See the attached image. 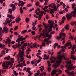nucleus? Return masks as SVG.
Masks as SVG:
<instances>
[{
	"label": "nucleus",
	"mask_w": 76,
	"mask_h": 76,
	"mask_svg": "<svg viewBox=\"0 0 76 76\" xmlns=\"http://www.w3.org/2000/svg\"><path fill=\"white\" fill-rule=\"evenodd\" d=\"M48 23L50 24H49L48 26L47 25V24L46 23H43V25L45 27V30H43V34L44 35H45V37H47L49 36V38H51L52 36L51 35H49L48 34L49 32L47 30V29H49V31L50 32L52 31V28L53 26V23L54 21L53 20H49L48 21Z\"/></svg>",
	"instance_id": "nucleus-1"
},
{
	"label": "nucleus",
	"mask_w": 76,
	"mask_h": 76,
	"mask_svg": "<svg viewBox=\"0 0 76 76\" xmlns=\"http://www.w3.org/2000/svg\"><path fill=\"white\" fill-rule=\"evenodd\" d=\"M63 58H64L65 60H69V58L65 57V56H64L63 54H62L61 56L58 55L57 58L58 60H56V63L54 64L53 65V67L56 69V68H57V67H58L59 65H60V64L61 63V61H62V60H63Z\"/></svg>",
	"instance_id": "nucleus-2"
},
{
	"label": "nucleus",
	"mask_w": 76,
	"mask_h": 76,
	"mask_svg": "<svg viewBox=\"0 0 76 76\" xmlns=\"http://www.w3.org/2000/svg\"><path fill=\"white\" fill-rule=\"evenodd\" d=\"M27 37H28V36H26L25 37H23V36H21L20 37L18 38L17 40H16V42H18V43H16L15 44V47L19 48L22 45L21 44H20V41L25 40V39H26Z\"/></svg>",
	"instance_id": "nucleus-3"
},
{
	"label": "nucleus",
	"mask_w": 76,
	"mask_h": 76,
	"mask_svg": "<svg viewBox=\"0 0 76 76\" xmlns=\"http://www.w3.org/2000/svg\"><path fill=\"white\" fill-rule=\"evenodd\" d=\"M73 64H72V61L71 60H70L68 61V63L66 66V67L67 68L68 70H73V69L76 68V66H73Z\"/></svg>",
	"instance_id": "nucleus-4"
},
{
	"label": "nucleus",
	"mask_w": 76,
	"mask_h": 76,
	"mask_svg": "<svg viewBox=\"0 0 76 76\" xmlns=\"http://www.w3.org/2000/svg\"><path fill=\"white\" fill-rule=\"evenodd\" d=\"M73 10H74V11H72L70 14L66 15V17L67 18L68 20L71 19V18H72V15L73 17H76V8L74 9Z\"/></svg>",
	"instance_id": "nucleus-5"
},
{
	"label": "nucleus",
	"mask_w": 76,
	"mask_h": 76,
	"mask_svg": "<svg viewBox=\"0 0 76 76\" xmlns=\"http://www.w3.org/2000/svg\"><path fill=\"white\" fill-rule=\"evenodd\" d=\"M4 29L2 31V28L0 27V41H2L3 38H1V32H4L5 33H7L9 32L8 28H7V27L4 26Z\"/></svg>",
	"instance_id": "nucleus-6"
},
{
	"label": "nucleus",
	"mask_w": 76,
	"mask_h": 76,
	"mask_svg": "<svg viewBox=\"0 0 76 76\" xmlns=\"http://www.w3.org/2000/svg\"><path fill=\"white\" fill-rule=\"evenodd\" d=\"M76 48V45L74 44L73 45V47L72 48V51L71 53V58L73 60H76V57H75L73 54H75V51H74V49Z\"/></svg>",
	"instance_id": "nucleus-7"
},
{
	"label": "nucleus",
	"mask_w": 76,
	"mask_h": 76,
	"mask_svg": "<svg viewBox=\"0 0 76 76\" xmlns=\"http://www.w3.org/2000/svg\"><path fill=\"white\" fill-rule=\"evenodd\" d=\"M71 42H69L66 43V45L64 46H62L61 47V48L62 49L61 50L62 52H64L65 50L66 49V47L67 46H69V45H70V47H69L68 48L69 49H70L72 47V45L71 44Z\"/></svg>",
	"instance_id": "nucleus-8"
},
{
	"label": "nucleus",
	"mask_w": 76,
	"mask_h": 76,
	"mask_svg": "<svg viewBox=\"0 0 76 76\" xmlns=\"http://www.w3.org/2000/svg\"><path fill=\"white\" fill-rule=\"evenodd\" d=\"M7 23L8 24L9 26H11V27L13 26L12 23V20L10 19L9 20V18H7L6 19V22L3 23V24L4 25H7Z\"/></svg>",
	"instance_id": "nucleus-9"
},
{
	"label": "nucleus",
	"mask_w": 76,
	"mask_h": 76,
	"mask_svg": "<svg viewBox=\"0 0 76 76\" xmlns=\"http://www.w3.org/2000/svg\"><path fill=\"white\" fill-rule=\"evenodd\" d=\"M11 62L10 61H9V62H7L6 61L3 63L2 64V67H4L3 68L4 69H8L9 68V66L10 65V64Z\"/></svg>",
	"instance_id": "nucleus-10"
},
{
	"label": "nucleus",
	"mask_w": 76,
	"mask_h": 76,
	"mask_svg": "<svg viewBox=\"0 0 76 76\" xmlns=\"http://www.w3.org/2000/svg\"><path fill=\"white\" fill-rule=\"evenodd\" d=\"M24 51H22L21 52H19L18 54V57L20 56V58H21L20 60V61L21 62L23 61L24 60V58H22L23 57H24V56H25V55H24Z\"/></svg>",
	"instance_id": "nucleus-11"
},
{
	"label": "nucleus",
	"mask_w": 76,
	"mask_h": 76,
	"mask_svg": "<svg viewBox=\"0 0 76 76\" xmlns=\"http://www.w3.org/2000/svg\"><path fill=\"white\" fill-rule=\"evenodd\" d=\"M28 45V43H24L23 45L21 47L19 48V52H22V50L21 49H22V51H23L24 50H25V48L26 47L27 45Z\"/></svg>",
	"instance_id": "nucleus-12"
},
{
	"label": "nucleus",
	"mask_w": 76,
	"mask_h": 76,
	"mask_svg": "<svg viewBox=\"0 0 76 76\" xmlns=\"http://www.w3.org/2000/svg\"><path fill=\"white\" fill-rule=\"evenodd\" d=\"M57 72H59V73L61 74V73L62 71L61 70L59 69H54L52 72L51 74V75L54 76V74Z\"/></svg>",
	"instance_id": "nucleus-13"
},
{
	"label": "nucleus",
	"mask_w": 76,
	"mask_h": 76,
	"mask_svg": "<svg viewBox=\"0 0 76 76\" xmlns=\"http://www.w3.org/2000/svg\"><path fill=\"white\" fill-rule=\"evenodd\" d=\"M14 4H10L11 7H12V10L13 12L15 11V9H16V6L18 5V3L16 2L14 3Z\"/></svg>",
	"instance_id": "nucleus-14"
},
{
	"label": "nucleus",
	"mask_w": 76,
	"mask_h": 76,
	"mask_svg": "<svg viewBox=\"0 0 76 76\" xmlns=\"http://www.w3.org/2000/svg\"><path fill=\"white\" fill-rule=\"evenodd\" d=\"M31 63L32 64H34V65H35V66H37V64H38L37 61H36V59H34L31 62Z\"/></svg>",
	"instance_id": "nucleus-15"
},
{
	"label": "nucleus",
	"mask_w": 76,
	"mask_h": 76,
	"mask_svg": "<svg viewBox=\"0 0 76 76\" xmlns=\"http://www.w3.org/2000/svg\"><path fill=\"white\" fill-rule=\"evenodd\" d=\"M49 6V7H50L52 8H54L53 9H55V8H56V9H57V8H56L57 6H56V4H55V3H53L52 4H50Z\"/></svg>",
	"instance_id": "nucleus-16"
},
{
	"label": "nucleus",
	"mask_w": 76,
	"mask_h": 76,
	"mask_svg": "<svg viewBox=\"0 0 76 76\" xmlns=\"http://www.w3.org/2000/svg\"><path fill=\"white\" fill-rule=\"evenodd\" d=\"M57 10V8H53V9H51L50 10V13L51 14H52L53 13H54V11H56Z\"/></svg>",
	"instance_id": "nucleus-17"
},
{
	"label": "nucleus",
	"mask_w": 76,
	"mask_h": 76,
	"mask_svg": "<svg viewBox=\"0 0 76 76\" xmlns=\"http://www.w3.org/2000/svg\"><path fill=\"white\" fill-rule=\"evenodd\" d=\"M21 19L20 18V15H19L18 16V18H17L15 19V22L16 23H19V21H20Z\"/></svg>",
	"instance_id": "nucleus-18"
},
{
	"label": "nucleus",
	"mask_w": 76,
	"mask_h": 76,
	"mask_svg": "<svg viewBox=\"0 0 76 76\" xmlns=\"http://www.w3.org/2000/svg\"><path fill=\"white\" fill-rule=\"evenodd\" d=\"M7 17L8 18H9L10 19H15V18L13 16H12V15H8L7 16Z\"/></svg>",
	"instance_id": "nucleus-19"
},
{
	"label": "nucleus",
	"mask_w": 76,
	"mask_h": 76,
	"mask_svg": "<svg viewBox=\"0 0 76 76\" xmlns=\"http://www.w3.org/2000/svg\"><path fill=\"white\" fill-rule=\"evenodd\" d=\"M68 75H70L72 76H74V71H72V72H68L67 73Z\"/></svg>",
	"instance_id": "nucleus-20"
},
{
	"label": "nucleus",
	"mask_w": 76,
	"mask_h": 76,
	"mask_svg": "<svg viewBox=\"0 0 76 76\" xmlns=\"http://www.w3.org/2000/svg\"><path fill=\"white\" fill-rule=\"evenodd\" d=\"M61 34H60V36H57L56 37V39H58V40L60 39L61 38L63 37V36L61 35Z\"/></svg>",
	"instance_id": "nucleus-21"
},
{
	"label": "nucleus",
	"mask_w": 76,
	"mask_h": 76,
	"mask_svg": "<svg viewBox=\"0 0 76 76\" xmlns=\"http://www.w3.org/2000/svg\"><path fill=\"white\" fill-rule=\"evenodd\" d=\"M5 47V45L4 44L0 43V48H3Z\"/></svg>",
	"instance_id": "nucleus-22"
},
{
	"label": "nucleus",
	"mask_w": 76,
	"mask_h": 76,
	"mask_svg": "<svg viewBox=\"0 0 76 76\" xmlns=\"http://www.w3.org/2000/svg\"><path fill=\"white\" fill-rule=\"evenodd\" d=\"M64 28L66 29V30H69V24L66 25L64 27Z\"/></svg>",
	"instance_id": "nucleus-23"
},
{
	"label": "nucleus",
	"mask_w": 76,
	"mask_h": 76,
	"mask_svg": "<svg viewBox=\"0 0 76 76\" xmlns=\"http://www.w3.org/2000/svg\"><path fill=\"white\" fill-rule=\"evenodd\" d=\"M42 68L40 69V70L41 72H43V70H44V66H41Z\"/></svg>",
	"instance_id": "nucleus-24"
},
{
	"label": "nucleus",
	"mask_w": 76,
	"mask_h": 76,
	"mask_svg": "<svg viewBox=\"0 0 76 76\" xmlns=\"http://www.w3.org/2000/svg\"><path fill=\"white\" fill-rule=\"evenodd\" d=\"M53 59L54 60H51V63H53L56 61V58H54Z\"/></svg>",
	"instance_id": "nucleus-25"
},
{
	"label": "nucleus",
	"mask_w": 76,
	"mask_h": 76,
	"mask_svg": "<svg viewBox=\"0 0 76 76\" xmlns=\"http://www.w3.org/2000/svg\"><path fill=\"white\" fill-rule=\"evenodd\" d=\"M38 10L39 12V13H40L41 12V11H40V9L38 7L37 8V9L36 10L35 12H34V13H36L37 12H38Z\"/></svg>",
	"instance_id": "nucleus-26"
},
{
	"label": "nucleus",
	"mask_w": 76,
	"mask_h": 76,
	"mask_svg": "<svg viewBox=\"0 0 76 76\" xmlns=\"http://www.w3.org/2000/svg\"><path fill=\"white\" fill-rule=\"evenodd\" d=\"M10 56H8V57H6L4 58V59L6 60H10Z\"/></svg>",
	"instance_id": "nucleus-27"
},
{
	"label": "nucleus",
	"mask_w": 76,
	"mask_h": 76,
	"mask_svg": "<svg viewBox=\"0 0 76 76\" xmlns=\"http://www.w3.org/2000/svg\"><path fill=\"white\" fill-rule=\"evenodd\" d=\"M49 36H48V37H48V39H47V38H45L44 39V41H45V42H47V41H49V38H51V37H50V38H49Z\"/></svg>",
	"instance_id": "nucleus-28"
},
{
	"label": "nucleus",
	"mask_w": 76,
	"mask_h": 76,
	"mask_svg": "<svg viewBox=\"0 0 76 76\" xmlns=\"http://www.w3.org/2000/svg\"><path fill=\"white\" fill-rule=\"evenodd\" d=\"M26 32H27V30H25L24 31H22L21 33L22 34H24L26 33Z\"/></svg>",
	"instance_id": "nucleus-29"
},
{
	"label": "nucleus",
	"mask_w": 76,
	"mask_h": 76,
	"mask_svg": "<svg viewBox=\"0 0 76 76\" xmlns=\"http://www.w3.org/2000/svg\"><path fill=\"white\" fill-rule=\"evenodd\" d=\"M33 47L34 48H37V49L38 48L37 47V42H35L34 44H33Z\"/></svg>",
	"instance_id": "nucleus-30"
},
{
	"label": "nucleus",
	"mask_w": 76,
	"mask_h": 76,
	"mask_svg": "<svg viewBox=\"0 0 76 76\" xmlns=\"http://www.w3.org/2000/svg\"><path fill=\"white\" fill-rule=\"evenodd\" d=\"M30 70H31V68H27L26 70V72H28V73L29 72H31V71H30Z\"/></svg>",
	"instance_id": "nucleus-31"
},
{
	"label": "nucleus",
	"mask_w": 76,
	"mask_h": 76,
	"mask_svg": "<svg viewBox=\"0 0 76 76\" xmlns=\"http://www.w3.org/2000/svg\"><path fill=\"white\" fill-rule=\"evenodd\" d=\"M13 72H14V75L15 76H17V75H18V73H16V71L13 70Z\"/></svg>",
	"instance_id": "nucleus-32"
},
{
	"label": "nucleus",
	"mask_w": 76,
	"mask_h": 76,
	"mask_svg": "<svg viewBox=\"0 0 76 76\" xmlns=\"http://www.w3.org/2000/svg\"><path fill=\"white\" fill-rule=\"evenodd\" d=\"M23 8H22V7H21L20 8V13H23Z\"/></svg>",
	"instance_id": "nucleus-33"
},
{
	"label": "nucleus",
	"mask_w": 76,
	"mask_h": 76,
	"mask_svg": "<svg viewBox=\"0 0 76 76\" xmlns=\"http://www.w3.org/2000/svg\"><path fill=\"white\" fill-rule=\"evenodd\" d=\"M31 55H29V56H28V55H26V57L27 58H29V59H31Z\"/></svg>",
	"instance_id": "nucleus-34"
},
{
	"label": "nucleus",
	"mask_w": 76,
	"mask_h": 76,
	"mask_svg": "<svg viewBox=\"0 0 76 76\" xmlns=\"http://www.w3.org/2000/svg\"><path fill=\"white\" fill-rule=\"evenodd\" d=\"M57 26H58V25H57V24H55L54 27V23H53V28H55V30L56 29V27H57Z\"/></svg>",
	"instance_id": "nucleus-35"
},
{
	"label": "nucleus",
	"mask_w": 76,
	"mask_h": 76,
	"mask_svg": "<svg viewBox=\"0 0 76 76\" xmlns=\"http://www.w3.org/2000/svg\"><path fill=\"white\" fill-rule=\"evenodd\" d=\"M28 73H29V74H28V76H31L33 74V73L31 72V71H30V72H29Z\"/></svg>",
	"instance_id": "nucleus-36"
},
{
	"label": "nucleus",
	"mask_w": 76,
	"mask_h": 76,
	"mask_svg": "<svg viewBox=\"0 0 76 76\" xmlns=\"http://www.w3.org/2000/svg\"><path fill=\"white\" fill-rule=\"evenodd\" d=\"M46 42H45V41H43L42 43V45H42V46L45 47V43Z\"/></svg>",
	"instance_id": "nucleus-37"
},
{
	"label": "nucleus",
	"mask_w": 76,
	"mask_h": 76,
	"mask_svg": "<svg viewBox=\"0 0 76 76\" xmlns=\"http://www.w3.org/2000/svg\"><path fill=\"white\" fill-rule=\"evenodd\" d=\"M40 14L39 15H40L41 16L43 15V14H44V11H42L40 12Z\"/></svg>",
	"instance_id": "nucleus-38"
},
{
	"label": "nucleus",
	"mask_w": 76,
	"mask_h": 76,
	"mask_svg": "<svg viewBox=\"0 0 76 76\" xmlns=\"http://www.w3.org/2000/svg\"><path fill=\"white\" fill-rule=\"evenodd\" d=\"M1 54H2V55H4L5 54H6L5 51L4 50H3L1 52Z\"/></svg>",
	"instance_id": "nucleus-39"
},
{
	"label": "nucleus",
	"mask_w": 76,
	"mask_h": 76,
	"mask_svg": "<svg viewBox=\"0 0 76 76\" xmlns=\"http://www.w3.org/2000/svg\"><path fill=\"white\" fill-rule=\"evenodd\" d=\"M20 66L21 67H23V64L21 63L18 64V66Z\"/></svg>",
	"instance_id": "nucleus-40"
},
{
	"label": "nucleus",
	"mask_w": 76,
	"mask_h": 76,
	"mask_svg": "<svg viewBox=\"0 0 76 76\" xmlns=\"http://www.w3.org/2000/svg\"><path fill=\"white\" fill-rule=\"evenodd\" d=\"M57 45H58V44L57 43H55L53 46V47L54 48V49H56V47H57Z\"/></svg>",
	"instance_id": "nucleus-41"
},
{
	"label": "nucleus",
	"mask_w": 76,
	"mask_h": 76,
	"mask_svg": "<svg viewBox=\"0 0 76 76\" xmlns=\"http://www.w3.org/2000/svg\"><path fill=\"white\" fill-rule=\"evenodd\" d=\"M29 18H27L26 19V21L27 23H28L29 22Z\"/></svg>",
	"instance_id": "nucleus-42"
},
{
	"label": "nucleus",
	"mask_w": 76,
	"mask_h": 76,
	"mask_svg": "<svg viewBox=\"0 0 76 76\" xmlns=\"http://www.w3.org/2000/svg\"><path fill=\"white\" fill-rule=\"evenodd\" d=\"M9 13H10V14H12V10L11 9H9Z\"/></svg>",
	"instance_id": "nucleus-43"
},
{
	"label": "nucleus",
	"mask_w": 76,
	"mask_h": 76,
	"mask_svg": "<svg viewBox=\"0 0 76 76\" xmlns=\"http://www.w3.org/2000/svg\"><path fill=\"white\" fill-rule=\"evenodd\" d=\"M7 41L8 42V44H10L11 42H10L11 41V40L10 39H7Z\"/></svg>",
	"instance_id": "nucleus-44"
},
{
	"label": "nucleus",
	"mask_w": 76,
	"mask_h": 76,
	"mask_svg": "<svg viewBox=\"0 0 76 76\" xmlns=\"http://www.w3.org/2000/svg\"><path fill=\"white\" fill-rule=\"evenodd\" d=\"M35 5L37 6H38L39 5V3L38 2H37L35 3Z\"/></svg>",
	"instance_id": "nucleus-45"
},
{
	"label": "nucleus",
	"mask_w": 76,
	"mask_h": 76,
	"mask_svg": "<svg viewBox=\"0 0 76 76\" xmlns=\"http://www.w3.org/2000/svg\"><path fill=\"white\" fill-rule=\"evenodd\" d=\"M44 35H44H43V34H42V33H41L40 34V35H39V36L38 37H39V38H41V37H42V36H43Z\"/></svg>",
	"instance_id": "nucleus-46"
},
{
	"label": "nucleus",
	"mask_w": 76,
	"mask_h": 76,
	"mask_svg": "<svg viewBox=\"0 0 76 76\" xmlns=\"http://www.w3.org/2000/svg\"><path fill=\"white\" fill-rule=\"evenodd\" d=\"M61 35H63L64 37H66V34H65V33H60V34H61Z\"/></svg>",
	"instance_id": "nucleus-47"
},
{
	"label": "nucleus",
	"mask_w": 76,
	"mask_h": 76,
	"mask_svg": "<svg viewBox=\"0 0 76 76\" xmlns=\"http://www.w3.org/2000/svg\"><path fill=\"white\" fill-rule=\"evenodd\" d=\"M72 9H74V7H75V4L73 3L72 4Z\"/></svg>",
	"instance_id": "nucleus-48"
},
{
	"label": "nucleus",
	"mask_w": 76,
	"mask_h": 76,
	"mask_svg": "<svg viewBox=\"0 0 76 76\" xmlns=\"http://www.w3.org/2000/svg\"><path fill=\"white\" fill-rule=\"evenodd\" d=\"M48 0H47L46 1H45L44 3V5H47V3H48Z\"/></svg>",
	"instance_id": "nucleus-49"
},
{
	"label": "nucleus",
	"mask_w": 76,
	"mask_h": 76,
	"mask_svg": "<svg viewBox=\"0 0 76 76\" xmlns=\"http://www.w3.org/2000/svg\"><path fill=\"white\" fill-rule=\"evenodd\" d=\"M32 30H35V29H36V27H35V26H33L32 27Z\"/></svg>",
	"instance_id": "nucleus-50"
},
{
	"label": "nucleus",
	"mask_w": 76,
	"mask_h": 76,
	"mask_svg": "<svg viewBox=\"0 0 76 76\" xmlns=\"http://www.w3.org/2000/svg\"><path fill=\"white\" fill-rule=\"evenodd\" d=\"M39 74H40V73L37 72L35 74V76H37Z\"/></svg>",
	"instance_id": "nucleus-51"
},
{
	"label": "nucleus",
	"mask_w": 76,
	"mask_h": 76,
	"mask_svg": "<svg viewBox=\"0 0 76 76\" xmlns=\"http://www.w3.org/2000/svg\"><path fill=\"white\" fill-rule=\"evenodd\" d=\"M62 19L63 20H65L66 19V17L64 16L62 18Z\"/></svg>",
	"instance_id": "nucleus-52"
},
{
	"label": "nucleus",
	"mask_w": 76,
	"mask_h": 76,
	"mask_svg": "<svg viewBox=\"0 0 76 76\" xmlns=\"http://www.w3.org/2000/svg\"><path fill=\"white\" fill-rule=\"evenodd\" d=\"M41 18H42V16H41V15H39L38 19L39 20H41Z\"/></svg>",
	"instance_id": "nucleus-53"
},
{
	"label": "nucleus",
	"mask_w": 76,
	"mask_h": 76,
	"mask_svg": "<svg viewBox=\"0 0 76 76\" xmlns=\"http://www.w3.org/2000/svg\"><path fill=\"white\" fill-rule=\"evenodd\" d=\"M41 74H42V76H43V75H44V76H45L46 75V73H45V72H43L42 73H41Z\"/></svg>",
	"instance_id": "nucleus-54"
},
{
	"label": "nucleus",
	"mask_w": 76,
	"mask_h": 76,
	"mask_svg": "<svg viewBox=\"0 0 76 76\" xmlns=\"http://www.w3.org/2000/svg\"><path fill=\"white\" fill-rule=\"evenodd\" d=\"M26 54H27V55H28V54L29 53V51L28 50H26Z\"/></svg>",
	"instance_id": "nucleus-55"
},
{
	"label": "nucleus",
	"mask_w": 76,
	"mask_h": 76,
	"mask_svg": "<svg viewBox=\"0 0 76 76\" xmlns=\"http://www.w3.org/2000/svg\"><path fill=\"white\" fill-rule=\"evenodd\" d=\"M36 56H37V57H38V58H39V59H42V58L40 56H39L38 55H36Z\"/></svg>",
	"instance_id": "nucleus-56"
},
{
	"label": "nucleus",
	"mask_w": 76,
	"mask_h": 76,
	"mask_svg": "<svg viewBox=\"0 0 76 76\" xmlns=\"http://www.w3.org/2000/svg\"><path fill=\"white\" fill-rule=\"evenodd\" d=\"M18 26H16L14 28V31H16V29H18Z\"/></svg>",
	"instance_id": "nucleus-57"
},
{
	"label": "nucleus",
	"mask_w": 76,
	"mask_h": 76,
	"mask_svg": "<svg viewBox=\"0 0 76 76\" xmlns=\"http://www.w3.org/2000/svg\"><path fill=\"white\" fill-rule=\"evenodd\" d=\"M32 5L31 4H28L27 5V7H30V6H32Z\"/></svg>",
	"instance_id": "nucleus-58"
},
{
	"label": "nucleus",
	"mask_w": 76,
	"mask_h": 76,
	"mask_svg": "<svg viewBox=\"0 0 76 76\" xmlns=\"http://www.w3.org/2000/svg\"><path fill=\"white\" fill-rule=\"evenodd\" d=\"M48 72H50V71H51V68H50V67H48Z\"/></svg>",
	"instance_id": "nucleus-59"
},
{
	"label": "nucleus",
	"mask_w": 76,
	"mask_h": 76,
	"mask_svg": "<svg viewBox=\"0 0 76 76\" xmlns=\"http://www.w3.org/2000/svg\"><path fill=\"white\" fill-rule=\"evenodd\" d=\"M31 33L33 35H35V31H31Z\"/></svg>",
	"instance_id": "nucleus-60"
},
{
	"label": "nucleus",
	"mask_w": 76,
	"mask_h": 76,
	"mask_svg": "<svg viewBox=\"0 0 76 76\" xmlns=\"http://www.w3.org/2000/svg\"><path fill=\"white\" fill-rule=\"evenodd\" d=\"M21 5L22 7H23V5H24V3L23 2H22V3L21 4Z\"/></svg>",
	"instance_id": "nucleus-61"
},
{
	"label": "nucleus",
	"mask_w": 76,
	"mask_h": 76,
	"mask_svg": "<svg viewBox=\"0 0 76 76\" xmlns=\"http://www.w3.org/2000/svg\"><path fill=\"white\" fill-rule=\"evenodd\" d=\"M69 38L71 39H73V37L72 36H71Z\"/></svg>",
	"instance_id": "nucleus-62"
},
{
	"label": "nucleus",
	"mask_w": 76,
	"mask_h": 76,
	"mask_svg": "<svg viewBox=\"0 0 76 76\" xmlns=\"http://www.w3.org/2000/svg\"><path fill=\"white\" fill-rule=\"evenodd\" d=\"M54 33H55V31H53L50 33L51 34H50V35H51V34H54Z\"/></svg>",
	"instance_id": "nucleus-63"
},
{
	"label": "nucleus",
	"mask_w": 76,
	"mask_h": 76,
	"mask_svg": "<svg viewBox=\"0 0 76 76\" xmlns=\"http://www.w3.org/2000/svg\"><path fill=\"white\" fill-rule=\"evenodd\" d=\"M14 34H15V35L16 36H17V35H18V34L17 32H15Z\"/></svg>",
	"instance_id": "nucleus-64"
}]
</instances>
